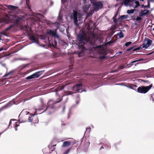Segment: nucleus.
<instances>
[{
	"mask_svg": "<svg viewBox=\"0 0 154 154\" xmlns=\"http://www.w3.org/2000/svg\"><path fill=\"white\" fill-rule=\"evenodd\" d=\"M128 17V16L127 15H123L120 16L119 18V21H121L122 20L127 19Z\"/></svg>",
	"mask_w": 154,
	"mask_h": 154,
	"instance_id": "nucleus-16",
	"label": "nucleus"
},
{
	"mask_svg": "<svg viewBox=\"0 0 154 154\" xmlns=\"http://www.w3.org/2000/svg\"><path fill=\"white\" fill-rule=\"evenodd\" d=\"M8 8L11 10H14L17 9L18 7L12 5H9L8 6Z\"/></svg>",
	"mask_w": 154,
	"mask_h": 154,
	"instance_id": "nucleus-13",
	"label": "nucleus"
},
{
	"mask_svg": "<svg viewBox=\"0 0 154 154\" xmlns=\"http://www.w3.org/2000/svg\"><path fill=\"white\" fill-rule=\"evenodd\" d=\"M51 149H52V151H53L54 150H55V149H53V148H52V147H51Z\"/></svg>",
	"mask_w": 154,
	"mask_h": 154,
	"instance_id": "nucleus-57",
	"label": "nucleus"
},
{
	"mask_svg": "<svg viewBox=\"0 0 154 154\" xmlns=\"http://www.w3.org/2000/svg\"><path fill=\"white\" fill-rule=\"evenodd\" d=\"M70 143H71V145L72 144V145H73L76 143V140H74L73 142H70Z\"/></svg>",
	"mask_w": 154,
	"mask_h": 154,
	"instance_id": "nucleus-40",
	"label": "nucleus"
},
{
	"mask_svg": "<svg viewBox=\"0 0 154 154\" xmlns=\"http://www.w3.org/2000/svg\"><path fill=\"white\" fill-rule=\"evenodd\" d=\"M77 39L78 42V47L81 50V53H83L85 50H89V48L87 47L91 48L89 47L94 45L95 43V39L94 36L87 37L84 32L79 35Z\"/></svg>",
	"mask_w": 154,
	"mask_h": 154,
	"instance_id": "nucleus-1",
	"label": "nucleus"
},
{
	"mask_svg": "<svg viewBox=\"0 0 154 154\" xmlns=\"http://www.w3.org/2000/svg\"><path fill=\"white\" fill-rule=\"evenodd\" d=\"M4 109V107H2L0 109V113L1 112V111H2V109Z\"/></svg>",
	"mask_w": 154,
	"mask_h": 154,
	"instance_id": "nucleus-46",
	"label": "nucleus"
},
{
	"mask_svg": "<svg viewBox=\"0 0 154 154\" xmlns=\"http://www.w3.org/2000/svg\"><path fill=\"white\" fill-rule=\"evenodd\" d=\"M73 15L74 23L77 26L79 25L78 21L80 20L81 16L78 14L77 12L74 10L73 11Z\"/></svg>",
	"mask_w": 154,
	"mask_h": 154,
	"instance_id": "nucleus-4",
	"label": "nucleus"
},
{
	"mask_svg": "<svg viewBox=\"0 0 154 154\" xmlns=\"http://www.w3.org/2000/svg\"><path fill=\"white\" fill-rule=\"evenodd\" d=\"M65 94L66 95H69L72 94H73V93L72 91H68L65 92Z\"/></svg>",
	"mask_w": 154,
	"mask_h": 154,
	"instance_id": "nucleus-32",
	"label": "nucleus"
},
{
	"mask_svg": "<svg viewBox=\"0 0 154 154\" xmlns=\"http://www.w3.org/2000/svg\"><path fill=\"white\" fill-rule=\"evenodd\" d=\"M56 30V29L55 31H54L52 29H48L47 30L46 33L50 35H51L57 38H59V36L57 33Z\"/></svg>",
	"mask_w": 154,
	"mask_h": 154,
	"instance_id": "nucleus-7",
	"label": "nucleus"
},
{
	"mask_svg": "<svg viewBox=\"0 0 154 154\" xmlns=\"http://www.w3.org/2000/svg\"><path fill=\"white\" fill-rule=\"evenodd\" d=\"M89 6H85L83 7L84 11L85 12L87 11L89 9Z\"/></svg>",
	"mask_w": 154,
	"mask_h": 154,
	"instance_id": "nucleus-25",
	"label": "nucleus"
},
{
	"mask_svg": "<svg viewBox=\"0 0 154 154\" xmlns=\"http://www.w3.org/2000/svg\"><path fill=\"white\" fill-rule=\"evenodd\" d=\"M152 86V84L148 86H141L139 87L137 89V92L140 93H146L151 88Z\"/></svg>",
	"mask_w": 154,
	"mask_h": 154,
	"instance_id": "nucleus-3",
	"label": "nucleus"
},
{
	"mask_svg": "<svg viewBox=\"0 0 154 154\" xmlns=\"http://www.w3.org/2000/svg\"><path fill=\"white\" fill-rule=\"evenodd\" d=\"M135 3L136 4L137 7H138L140 5V3L139 1H136L135 2Z\"/></svg>",
	"mask_w": 154,
	"mask_h": 154,
	"instance_id": "nucleus-36",
	"label": "nucleus"
},
{
	"mask_svg": "<svg viewBox=\"0 0 154 154\" xmlns=\"http://www.w3.org/2000/svg\"><path fill=\"white\" fill-rule=\"evenodd\" d=\"M152 41L148 38H145L143 44L141 45L142 49L146 48L149 46L152 43Z\"/></svg>",
	"mask_w": 154,
	"mask_h": 154,
	"instance_id": "nucleus-5",
	"label": "nucleus"
},
{
	"mask_svg": "<svg viewBox=\"0 0 154 154\" xmlns=\"http://www.w3.org/2000/svg\"><path fill=\"white\" fill-rule=\"evenodd\" d=\"M90 143L88 139H86L85 142V147L88 146L90 145Z\"/></svg>",
	"mask_w": 154,
	"mask_h": 154,
	"instance_id": "nucleus-19",
	"label": "nucleus"
},
{
	"mask_svg": "<svg viewBox=\"0 0 154 154\" xmlns=\"http://www.w3.org/2000/svg\"><path fill=\"white\" fill-rule=\"evenodd\" d=\"M19 20L18 19H17L16 21H15V22L17 23H19Z\"/></svg>",
	"mask_w": 154,
	"mask_h": 154,
	"instance_id": "nucleus-45",
	"label": "nucleus"
},
{
	"mask_svg": "<svg viewBox=\"0 0 154 154\" xmlns=\"http://www.w3.org/2000/svg\"><path fill=\"white\" fill-rule=\"evenodd\" d=\"M125 67H124L122 65H120V66H119L118 67V68H119V69H123L125 68Z\"/></svg>",
	"mask_w": 154,
	"mask_h": 154,
	"instance_id": "nucleus-38",
	"label": "nucleus"
},
{
	"mask_svg": "<svg viewBox=\"0 0 154 154\" xmlns=\"http://www.w3.org/2000/svg\"><path fill=\"white\" fill-rule=\"evenodd\" d=\"M144 11L146 12H144L143 11L140 12L139 13L140 16L146 15H147L149 12V10H145Z\"/></svg>",
	"mask_w": 154,
	"mask_h": 154,
	"instance_id": "nucleus-15",
	"label": "nucleus"
},
{
	"mask_svg": "<svg viewBox=\"0 0 154 154\" xmlns=\"http://www.w3.org/2000/svg\"><path fill=\"white\" fill-rule=\"evenodd\" d=\"M91 1L94 6V8L95 10L97 11L99 10L100 8H102L103 6L102 3L100 2H93L92 0H91Z\"/></svg>",
	"mask_w": 154,
	"mask_h": 154,
	"instance_id": "nucleus-6",
	"label": "nucleus"
},
{
	"mask_svg": "<svg viewBox=\"0 0 154 154\" xmlns=\"http://www.w3.org/2000/svg\"><path fill=\"white\" fill-rule=\"evenodd\" d=\"M113 21L115 23V25L116 26L117 24V20L115 17H113Z\"/></svg>",
	"mask_w": 154,
	"mask_h": 154,
	"instance_id": "nucleus-30",
	"label": "nucleus"
},
{
	"mask_svg": "<svg viewBox=\"0 0 154 154\" xmlns=\"http://www.w3.org/2000/svg\"><path fill=\"white\" fill-rule=\"evenodd\" d=\"M72 147L67 149L63 153V154H67L70 151Z\"/></svg>",
	"mask_w": 154,
	"mask_h": 154,
	"instance_id": "nucleus-26",
	"label": "nucleus"
},
{
	"mask_svg": "<svg viewBox=\"0 0 154 154\" xmlns=\"http://www.w3.org/2000/svg\"><path fill=\"white\" fill-rule=\"evenodd\" d=\"M1 36L0 35V40L1 39Z\"/></svg>",
	"mask_w": 154,
	"mask_h": 154,
	"instance_id": "nucleus-62",
	"label": "nucleus"
},
{
	"mask_svg": "<svg viewBox=\"0 0 154 154\" xmlns=\"http://www.w3.org/2000/svg\"><path fill=\"white\" fill-rule=\"evenodd\" d=\"M44 71V70L38 71L33 74L32 75L34 78H37L39 77Z\"/></svg>",
	"mask_w": 154,
	"mask_h": 154,
	"instance_id": "nucleus-10",
	"label": "nucleus"
},
{
	"mask_svg": "<svg viewBox=\"0 0 154 154\" xmlns=\"http://www.w3.org/2000/svg\"><path fill=\"white\" fill-rule=\"evenodd\" d=\"M141 71V70H138L137 71V72H140V71Z\"/></svg>",
	"mask_w": 154,
	"mask_h": 154,
	"instance_id": "nucleus-58",
	"label": "nucleus"
},
{
	"mask_svg": "<svg viewBox=\"0 0 154 154\" xmlns=\"http://www.w3.org/2000/svg\"><path fill=\"white\" fill-rule=\"evenodd\" d=\"M151 1L152 2H154V0H151Z\"/></svg>",
	"mask_w": 154,
	"mask_h": 154,
	"instance_id": "nucleus-63",
	"label": "nucleus"
},
{
	"mask_svg": "<svg viewBox=\"0 0 154 154\" xmlns=\"http://www.w3.org/2000/svg\"><path fill=\"white\" fill-rule=\"evenodd\" d=\"M23 29L26 31H27L28 33H29V29L30 31H31V29L30 27H29V26L27 27V26L26 25H25L23 27Z\"/></svg>",
	"mask_w": 154,
	"mask_h": 154,
	"instance_id": "nucleus-18",
	"label": "nucleus"
},
{
	"mask_svg": "<svg viewBox=\"0 0 154 154\" xmlns=\"http://www.w3.org/2000/svg\"><path fill=\"white\" fill-rule=\"evenodd\" d=\"M152 30H154V27L153 28Z\"/></svg>",
	"mask_w": 154,
	"mask_h": 154,
	"instance_id": "nucleus-64",
	"label": "nucleus"
},
{
	"mask_svg": "<svg viewBox=\"0 0 154 154\" xmlns=\"http://www.w3.org/2000/svg\"><path fill=\"white\" fill-rule=\"evenodd\" d=\"M131 0H124V2L125 5L128 4L130 2Z\"/></svg>",
	"mask_w": 154,
	"mask_h": 154,
	"instance_id": "nucleus-33",
	"label": "nucleus"
},
{
	"mask_svg": "<svg viewBox=\"0 0 154 154\" xmlns=\"http://www.w3.org/2000/svg\"><path fill=\"white\" fill-rule=\"evenodd\" d=\"M134 25H137V23H134Z\"/></svg>",
	"mask_w": 154,
	"mask_h": 154,
	"instance_id": "nucleus-60",
	"label": "nucleus"
},
{
	"mask_svg": "<svg viewBox=\"0 0 154 154\" xmlns=\"http://www.w3.org/2000/svg\"><path fill=\"white\" fill-rule=\"evenodd\" d=\"M29 39L33 42H35L36 41V39L35 38V37L33 35H32L30 36Z\"/></svg>",
	"mask_w": 154,
	"mask_h": 154,
	"instance_id": "nucleus-14",
	"label": "nucleus"
},
{
	"mask_svg": "<svg viewBox=\"0 0 154 154\" xmlns=\"http://www.w3.org/2000/svg\"><path fill=\"white\" fill-rule=\"evenodd\" d=\"M11 120L9 122V125H10L11 124Z\"/></svg>",
	"mask_w": 154,
	"mask_h": 154,
	"instance_id": "nucleus-51",
	"label": "nucleus"
},
{
	"mask_svg": "<svg viewBox=\"0 0 154 154\" xmlns=\"http://www.w3.org/2000/svg\"><path fill=\"white\" fill-rule=\"evenodd\" d=\"M3 50V48H0V51H2Z\"/></svg>",
	"mask_w": 154,
	"mask_h": 154,
	"instance_id": "nucleus-49",
	"label": "nucleus"
},
{
	"mask_svg": "<svg viewBox=\"0 0 154 154\" xmlns=\"http://www.w3.org/2000/svg\"><path fill=\"white\" fill-rule=\"evenodd\" d=\"M79 101H80L79 100H76V104L77 105L79 103Z\"/></svg>",
	"mask_w": 154,
	"mask_h": 154,
	"instance_id": "nucleus-42",
	"label": "nucleus"
},
{
	"mask_svg": "<svg viewBox=\"0 0 154 154\" xmlns=\"http://www.w3.org/2000/svg\"><path fill=\"white\" fill-rule=\"evenodd\" d=\"M104 148V147H103V146H101L100 148V150H101L102 149H103Z\"/></svg>",
	"mask_w": 154,
	"mask_h": 154,
	"instance_id": "nucleus-52",
	"label": "nucleus"
},
{
	"mask_svg": "<svg viewBox=\"0 0 154 154\" xmlns=\"http://www.w3.org/2000/svg\"><path fill=\"white\" fill-rule=\"evenodd\" d=\"M83 1L84 3H85L86 2V0H83Z\"/></svg>",
	"mask_w": 154,
	"mask_h": 154,
	"instance_id": "nucleus-53",
	"label": "nucleus"
},
{
	"mask_svg": "<svg viewBox=\"0 0 154 154\" xmlns=\"http://www.w3.org/2000/svg\"><path fill=\"white\" fill-rule=\"evenodd\" d=\"M20 122H17L16 123V124L14 126L15 129L16 131H17V127L20 126Z\"/></svg>",
	"mask_w": 154,
	"mask_h": 154,
	"instance_id": "nucleus-21",
	"label": "nucleus"
},
{
	"mask_svg": "<svg viewBox=\"0 0 154 154\" xmlns=\"http://www.w3.org/2000/svg\"><path fill=\"white\" fill-rule=\"evenodd\" d=\"M14 26V24H12L10 25L8 27L6 28L5 31H8L10 29L13 27Z\"/></svg>",
	"mask_w": 154,
	"mask_h": 154,
	"instance_id": "nucleus-24",
	"label": "nucleus"
},
{
	"mask_svg": "<svg viewBox=\"0 0 154 154\" xmlns=\"http://www.w3.org/2000/svg\"><path fill=\"white\" fill-rule=\"evenodd\" d=\"M100 53L103 55L100 57L99 58L100 59L103 60L106 58V55L107 54V53L105 49H103L101 50L100 51Z\"/></svg>",
	"mask_w": 154,
	"mask_h": 154,
	"instance_id": "nucleus-9",
	"label": "nucleus"
},
{
	"mask_svg": "<svg viewBox=\"0 0 154 154\" xmlns=\"http://www.w3.org/2000/svg\"><path fill=\"white\" fill-rule=\"evenodd\" d=\"M119 36V38H122L124 37V35L123 33L122 32H120L117 34Z\"/></svg>",
	"mask_w": 154,
	"mask_h": 154,
	"instance_id": "nucleus-23",
	"label": "nucleus"
},
{
	"mask_svg": "<svg viewBox=\"0 0 154 154\" xmlns=\"http://www.w3.org/2000/svg\"><path fill=\"white\" fill-rule=\"evenodd\" d=\"M72 147L67 149L63 153V154H67L70 151Z\"/></svg>",
	"mask_w": 154,
	"mask_h": 154,
	"instance_id": "nucleus-27",
	"label": "nucleus"
},
{
	"mask_svg": "<svg viewBox=\"0 0 154 154\" xmlns=\"http://www.w3.org/2000/svg\"><path fill=\"white\" fill-rule=\"evenodd\" d=\"M71 145V143L69 141H64L62 145V147H67Z\"/></svg>",
	"mask_w": 154,
	"mask_h": 154,
	"instance_id": "nucleus-11",
	"label": "nucleus"
},
{
	"mask_svg": "<svg viewBox=\"0 0 154 154\" xmlns=\"http://www.w3.org/2000/svg\"><path fill=\"white\" fill-rule=\"evenodd\" d=\"M142 19V18L140 17H138L136 18V21H137L138 23H140Z\"/></svg>",
	"mask_w": 154,
	"mask_h": 154,
	"instance_id": "nucleus-29",
	"label": "nucleus"
},
{
	"mask_svg": "<svg viewBox=\"0 0 154 154\" xmlns=\"http://www.w3.org/2000/svg\"><path fill=\"white\" fill-rule=\"evenodd\" d=\"M149 6H150V5L149 4L148 5V8H149Z\"/></svg>",
	"mask_w": 154,
	"mask_h": 154,
	"instance_id": "nucleus-59",
	"label": "nucleus"
},
{
	"mask_svg": "<svg viewBox=\"0 0 154 154\" xmlns=\"http://www.w3.org/2000/svg\"><path fill=\"white\" fill-rule=\"evenodd\" d=\"M134 12V9H132L131 10H128L127 11V13L128 14L133 13Z\"/></svg>",
	"mask_w": 154,
	"mask_h": 154,
	"instance_id": "nucleus-31",
	"label": "nucleus"
},
{
	"mask_svg": "<svg viewBox=\"0 0 154 154\" xmlns=\"http://www.w3.org/2000/svg\"><path fill=\"white\" fill-rule=\"evenodd\" d=\"M143 60V59H140L139 60L133 61L131 62L129 64H127L126 66V67L127 68H129L131 66H132L134 63H136L137 62L141 61Z\"/></svg>",
	"mask_w": 154,
	"mask_h": 154,
	"instance_id": "nucleus-12",
	"label": "nucleus"
},
{
	"mask_svg": "<svg viewBox=\"0 0 154 154\" xmlns=\"http://www.w3.org/2000/svg\"><path fill=\"white\" fill-rule=\"evenodd\" d=\"M139 64V63H135L134 65H135V66H136L137 65H138Z\"/></svg>",
	"mask_w": 154,
	"mask_h": 154,
	"instance_id": "nucleus-50",
	"label": "nucleus"
},
{
	"mask_svg": "<svg viewBox=\"0 0 154 154\" xmlns=\"http://www.w3.org/2000/svg\"><path fill=\"white\" fill-rule=\"evenodd\" d=\"M54 42L55 43L54 45L52 44V46L54 47H55L56 46H57V42L56 41H54Z\"/></svg>",
	"mask_w": 154,
	"mask_h": 154,
	"instance_id": "nucleus-41",
	"label": "nucleus"
},
{
	"mask_svg": "<svg viewBox=\"0 0 154 154\" xmlns=\"http://www.w3.org/2000/svg\"><path fill=\"white\" fill-rule=\"evenodd\" d=\"M13 72L12 71H11L10 72H9L8 73L6 74L3 76V78H5V77H6L7 76L9 75H11L12 74Z\"/></svg>",
	"mask_w": 154,
	"mask_h": 154,
	"instance_id": "nucleus-28",
	"label": "nucleus"
},
{
	"mask_svg": "<svg viewBox=\"0 0 154 154\" xmlns=\"http://www.w3.org/2000/svg\"><path fill=\"white\" fill-rule=\"evenodd\" d=\"M78 55H79V57H80V54H79Z\"/></svg>",
	"mask_w": 154,
	"mask_h": 154,
	"instance_id": "nucleus-61",
	"label": "nucleus"
},
{
	"mask_svg": "<svg viewBox=\"0 0 154 154\" xmlns=\"http://www.w3.org/2000/svg\"><path fill=\"white\" fill-rule=\"evenodd\" d=\"M35 115L30 114V116H28V121L32 122L33 121V118L34 117Z\"/></svg>",
	"mask_w": 154,
	"mask_h": 154,
	"instance_id": "nucleus-17",
	"label": "nucleus"
},
{
	"mask_svg": "<svg viewBox=\"0 0 154 154\" xmlns=\"http://www.w3.org/2000/svg\"><path fill=\"white\" fill-rule=\"evenodd\" d=\"M134 47L133 46V47H132L129 48H128V49H127L126 50V51H131V50H132V49H133V48H134Z\"/></svg>",
	"mask_w": 154,
	"mask_h": 154,
	"instance_id": "nucleus-39",
	"label": "nucleus"
},
{
	"mask_svg": "<svg viewBox=\"0 0 154 154\" xmlns=\"http://www.w3.org/2000/svg\"><path fill=\"white\" fill-rule=\"evenodd\" d=\"M82 85L81 83L76 84L73 86V90L74 91H77L78 92H82V91H80L81 90Z\"/></svg>",
	"mask_w": 154,
	"mask_h": 154,
	"instance_id": "nucleus-8",
	"label": "nucleus"
},
{
	"mask_svg": "<svg viewBox=\"0 0 154 154\" xmlns=\"http://www.w3.org/2000/svg\"><path fill=\"white\" fill-rule=\"evenodd\" d=\"M111 43H112V42H108V43H107V44H110Z\"/></svg>",
	"mask_w": 154,
	"mask_h": 154,
	"instance_id": "nucleus-56",
	"label": "nucleus"
},
{
	"mask_svg": "<svg viewBox=\"0 0 154 154\" xmlns=\"http://www.w3.org/2000/svg\"><path fill=\"white\" fill-rule=\"evenodd\" d=\"M40 101L42 107H44L46 106V104L44 103L43 100L42 98L40 99Z\"/></svg>",
	"mask_w": 154,
	"mask_h": 154,
	"instance_id": "nucleus-22",
	"label": "nucleus"
},
{
	"mask_svg": "<svg viewBox=\"0 0 154 154\" xmlns=\"http://www.w3.org/2000/svg\"><path fill=\"white\" fill-rule=\"evenodd\" d=\"M117 13H116V14H115V16L114 17H115L116 18V17L117 16Z\"/></svg>",
	"mask_w": 154,
	"mask_h": 154,
	"instance_id": "nucleus-55",
	"label": "nucleus"
},
{
	"mask_svg": "<svg viewBox=\"0 0 154 154\" xmlns=\"http://www.w3.org/2000/svg\"><path fill=\"white\" fill-rule=\"evenodd\" d=\"M26 66V65H25L24 66H23L22 67H21V69H24V68H25Z\"/></svg>",
	"mask_w": 154,
	"mask_h": 154,
	"instance_id": "nucleus-48",
	"label": "nucleus"
},
{
	"mask_svg": "<svg viewBox=\"0 0 154 154\" xmlns=\"http://www.w3.org/2000/svg\"><path fill=\"white\" fill-rule=\"evenodd\" d=\"M41 39H44V37L42 36V37H41Z\"/></svg>",
	"mask_w": 154,
	"mask_h": 154,
	"instance_id": "nucleus-54",
	"label": "nucleus"
},
{
	"mask_svg": "<svg viewBox=\"0 0 154 154\" xmlns=\"http://www.w3.org/2000/svg\"><path fill=\"white\" fill-rule=\"evenodd\" d=\"M59 101H54L53 100H49L48 102L47 105L46 109L44 111H46L47 110L50 109H55V104L60 102L62 100V98H59Z\"/></svg>",
	"mask_w": 154,
	"mask_h": 154,
	"instance_id": "nucleus-2",
	"label": "nucleus"
},
{
	"mask_svg": "<svg viewBox=\"0 0 154 154\" xmlns=\"http://www.w3.org/2000/svg\"><path fill=\"white\" fill-rule=\"evenodd\" d=\"M0 33L2 34H3L5 35H6V34L4 32H0Z\"/></svg>",
	"mask_w": 154,
	"mask_h": 154,
	"instance_id": "nucleus-44",
	"label": "nucleus"
},
{
	"mask_svg": "<svg viewBox=\"0 0 154 154\" xmlns=\"http://www.w3.org/2000/svg\"><path fill=\"white\" fill-rule=\"evenodd\" d=\"M131 43H132V42H126L125 44V46L127 47L128 46H129V45L131 44Z\"/></svg>",
	"mask_w": 154,
	"mask_h": 154,
	"instance_id": "nucleus-35",
	"label": "nucleus"
},
{
	"mask_svg": "<svg viewBox=\"0 0 154 154\" xmlns=\"http://www.w3.org/2000/svg\"><path fill=\"white\" fill-rule=\"evenodd\" d=\"M33 78H33L32 75L30 76L27 77L26 78V79L29 80V79H32Z\"/></svg>",
	"mask_w": 154,
	"mask_h": 154,
	"instance_id": "nucleus-34",
	"label": "nucleus"
},
{
	"mask_svg": "<svg viewBox=\"0 0 154 154\" xmlns=\"http://www.w3.org/2000/svg\"><path fill=\"white\" fill-rule=\"evenodd\" d=\"M143 81L144 82H146V83H149V82L148 81V80H144Z\"/></svg>",
	"mask_w": 154,
	"mask_h": 154,
	"instance_id": "nucleus-47",
	"label": "nucleus"
},
{
	"mask_svg": "<svg viewBox=\"0 0 154 154\" xmlns=\"http://www.w3.org/2000/svg\"><path fill=\"white\" fill-rule=\"evenodd\" d=\"M141 48V47H137L136 48L134 49L133 50V51H135L138 50L140 49Z\"/></svg>",
	"mask_w": 154,
	"mask_h": 154,
	"instance_id": "nucleus-37",
	"label": "nucleus"
},
{
	"mask_svg": "<svg viewBox=\"0 0 154 154\" xmlns=\"http://www.w3.org/2000/svg\"><path fill=\"white\" fill-rule=\"evenodd\" d=\"M66 85H62L61 86H59L57 88V90L59 91H61L63 90L64 88L65 87Z\"/></svg>",
	"mask_w": 154,
	"mask_h": 154,
	"instance_id": "nucleus-20",
	"label": "nucleus"
},
{
	"mask_svg": "<svg viewBox=\"0 0 154 154\" xmlns=\"http://www.w3.org/2000/svg\"><path fill=\"white\" fill-rule=\"evenodd\" d=\"M56 146V144L55 145H53L52 146V148H53V149H55V148L54 147V146Z\"/></svg>",
	"mask_w": 154,
	"mask_h": 154,
	"instance_id": "nucleus-43",
	"label": "nucleus"
}]
</instances>
